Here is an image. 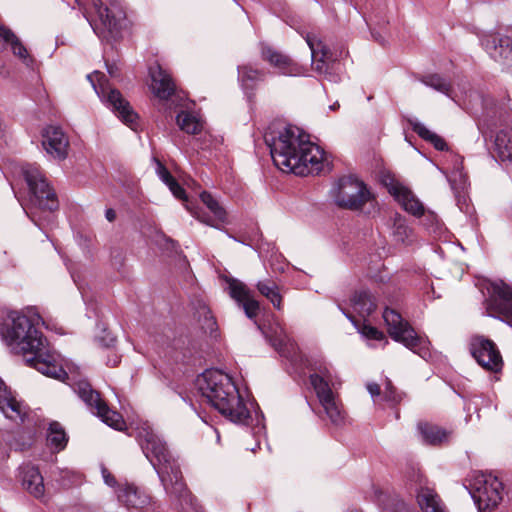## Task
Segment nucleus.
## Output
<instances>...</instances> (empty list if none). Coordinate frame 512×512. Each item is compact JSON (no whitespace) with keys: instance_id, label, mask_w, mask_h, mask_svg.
I'll return each instance as SVG.
<instances>
[{"instance_id":"13","label":"nucleus","mask_w":512,"mask_h":512,"mask_svg":"<svg viewBox=\"0 0 512 512\" xmlns=\"http://www.w3.org/2000/svg\"><path fill=\"white\" fill-rule=\"evenodd\" d=\"M469 350L477 363L486 371L498 373L503 368V359L496 344L483 336H474Z\"/></svg>"},{"instance_id":"24","label":"nucleus","mask_w":512,"mask_h":512,"mask_svg":"<svg viewBox=\"0 0 512 512\" xmlns=\"http://www.w3.org/2000/svg\"><path fill=\"white\" fill-rule=\"evenodd\" d=\"M306 42L311 50L312 63L316 72L326 74L332 60L331 50L315 34L308 33Z\"/></svg>"},{"instance_id":"5","label":"nucleus","mask_w":512,"mask_h":512,"mask_svg":"<svg viewBox=\"0 0 512 512\" xmlns=\"http://www.w3.org/2000/svg\"><path fill=\"white\" fill-rule=\"evenodd\" d=\"M154 161L156 163V173L158 177L168 186L169 190L177 199H180L186 203L185 206L192 213V215L199 219L201 222L221 230L224 226V210L218 201L213 197V195L206 191L200 194L201 201L210 211V215L205 217L204 214L190 207L185 190L171 175L165 165L156 158H154Z\"/></svg>"},{"instance_id":"54","label":"nucleus","mask_w":512,"mask_h":512,"mask_svg":"<svg viewBox=\"0 0 512 512\" xmlns=\"http://www.w3.org/2000/svg\"><path fill=\"white\" fill-rule=\"evenodd\" d=\"M337 107H339V104L338 103H334L333 105L330 106V109L331 110H335Z\"/></svg>"},{"instance_id":"17","label":"nucleus","mask_w":512,"mask_h":512,"mask_svg":"<svg viewBox=\"0 0 512 512\" xmlns=\"http://www.w3.org/2000/svg\"><path fill=\"white\" fill-rule=\"evenodd\" d=\"M0 410L4 416L15 422L22 424L29 416L30 409L6 386L0 378Z\"/></svg>"},{"instance_id":"14","label":"nucleus","mask_w":512,"mask_h":512,"mask_svg":"<svg viewBox=\"0 0 512 512\" xmlns=\"http://www.w3.org/2000/svg\"><path fill=\"white\" fill-rule=\"evenodd\" d=\"M224 373L220 369H207L198 378L197 385L208 403L224 415Z\"/></svg>"},{"instance_id":"53","label":"nucleus","mask_w":512,"mask_h":512,"mask_svg":"<svg viewBox=\"0 0 512 512\" xmlns=\"http://www.w3.org/2000/svg\"><path fill=\"white\" fill-rule=\"evenodd\" d=\"M75 2L77 3V5L79 7H84V5H85L84 0H75Z\"/></svg>"},{"instance_id":"9","label":"nucleus","mask_w":512,"mask_h":512,"mask_svg":"<svg viewBox=\"0 0 512 512\" xmlns=\"http://www.w3.org/2000/svg\"><path fill=\"white\" fill-rule=\"evenodd\" d=\"M72 388L90 411L105 424L116 430L123 428L124 421L121 414L110 409L106 401L102 399L100 393L95 390L88 381L79 380L73 384Z\"/></svg>"},{"instance_id":"36","label":"nucleus","mask_w":512,"mask_h":512,"mask_svg":"<svg viewBox=\"0 0 512 512\" xmlns=\"http://www.w3.org/2000/svg\"><path fill=\"white\" fill-rule=\"evenodd\" d=\"M495 149L502 161H512V128L501 129L496 134Z\"/></svg>"},{"instance_id":"29","label":"nucleus","mask_w":512,"mask_h":512,"mask_svg":"<svg viewBox=\"0 0 512 512\" xmlns=\"http://www.w3.org/2000/svg\"><path fill=\"white\" fill-rule=\"evenodd\" d=\"M265 76L264 70L251 64H244L238 67V81L247 95L253 94L257 86L265 80Z\"/></svg>"},{"instance_id":"1","label":"nucleus","mask_w":512,"mask_h":512,"mask_svg":"<svg viewBox=\"0 0 512 512\" xmlns=\"http://www.w3.org/2000/svg\"><path fill=\"white\" fill-rule=\"evenodd\" d=\"M11 324L3 331V339L12 353L23 355L28 366L43 375L62 379L66 372L58 363L57 355L50 349L43 333L37 329L39 316H27L14 312L10 315Z\"/></svg>"},{"instance_id":"44","label":"nucleus","mask_w":512,"mask_h":512,"mask_svg":"<svg viewBox=\"0 0 512 512\" xmlns=\"http://www.w3.org/2000/svg\"><path fill=\"white\" fill-rule=\"evenodd\" d=\"M264 430H265V426L259 422L252 428V434L255 437V445L254 446L246 445L245 448L247 450L255 452L257 448H260V440H261L262 434L264 433Z\"/></svg>"},{"instance_id":"51","label":"nucleus","mask_w":512,"mask_h":512,"mask_svg":"<svg viewBox=\"0 0 512 512\" xmlns=\"http://www.w3.org/2000/svg\"><path fill=\"white\" fill-rule=\"evenodd\" d=\"M119 358L117 356H115L114 359H111V360H108V363H111V366H116L118 363H119Z\"/></svg>"},{"instance_id":"15","label":"nucleus","mask_w":512,"mask_h":512,"mask_svg":"<svg viewBox=\"0 0 512 512\" xmlns=\"http://www.w3.org/2000/svg\"><path fill=\"white\" fill-rule=\"evenodd\" d=\"M260 57L283 76L299 77L306 74V68L303 65L267 43L260 44Z\"/></svg>"},{"instance_id":"48","label":"nucleus","mask_w":512,"mask_h":512,"mask_svg":"<svg viewBox=\"0 0 512 512\" xmlns=\"http://www.w3.org/2000/svg\"><path fill=\"white\" fill-rule=\"evenodd\" d=\"M31 219L32 221L35 222V224H37L38 226H40V223H39V220H40V216L38 217L37 219V212H31Z\"/></svg>"},{"instance_id":"43","label":"nucleus","mask_w":512,"mask_h":512,"mask_svg":"<svg viewBox=\"0 0 512 512\" xmlns=\"http://www.w3.org/2000/svg\"><path fill=\"white\" fill-rule=\"evenodd\" d=\"M383 398L385 401L392 405H395L401 401V395L397 392L396 388L393 386L389 379H386L385 381Z\"/></svg>"},{"instance_id":"45","label":"nucleus","mask_w":512,"mask_h":512,"mask_svg":"<svg viewBox=\"0 0 512 512\" xmlns=\"http://www.w3.org/2000/svg\"><path fill=\"white\" fill-rule=\"evenodd\" d=\"M101 473H102V477L104 479V482L108 486H111V487L115 486L116 479H115V477L111 474V472L105 466L101 467Z\"/></svg>"},{"instance_id":"16","label":"nucleus","mask_w":512,"mask_h":512,"mask_svg":"<svg viewBox=\"0 0 512 512\" xmlns=\"http://www.w3.org/2000/svg\"><path fill=\"white\" fill-rule=\"evenodd\" d=\"M486 310L489 315L497 316L512 326V287L502 281L493 283L486 300Z\"/></svg>"},{"instance_id":"18","label":"nucleus","mask_w":512,"mask_h":512,"mask_svg":"<svg viewBox=\"0 0 512 512\" xmlns=\"http://www.w3.org/2000/svg\"><path fill=\"white\" fill-rule=\"evenodd\" d=\"M0 410L4 416L15 422L22 424L29 416L30 409L6 386L0 378Z\"/></svg>"},{"instance_id":"26","label":"nucleus","mask_w":512,"mask_h":512,"mask_svg":"<svg viewBox=\"0 0 512 512\" xmlns=\"http://www.w3.org/2000/svg\"><path fill=\"white\" fill-rule=\"evenodd\" d=\"M22 487L37 499L44 498L45 486L43 476L36 466L24 464L19 468Z\"/></svg>"},{"instance_id":"38","label":"nucleus","mask_w":512,"mask_h":512,"mask_svg":"<svg viewBox=\"0 0 512 512\" xmlns=\"http://www.w3.org/2000/svg\"><path fill=\"white\" fill-rule=\"evenodd\" d=\"M410 126L412 130L423 140L431 143L435 149L439 151L447 150V144L445 140L437 135L436 133L430 131L424 124L419 121H410Z\"/></svg>"},{"instance_id":"55","label":"nucleus","mask_w":512,"mask_h":512,"mask_svg":"<svg viewBox=\"0 0 512 512\" xmlns=\"http://www.w3.org/2000/svg\"><path fill=\"white\" fill-rule=\"evenodd\" d=\"M216 434H217V442L219 443V442H220L221 437H220V433H219V431H218V430H216Z\"/></svg>"},{"instance_id":"20","label":"nucleus","mask_w":512,"mask_h":512,"mask_svg":"<svg viewBox=\"0 0 512 512\" xmlns=\"http://www.w3.org/2000/svg\"><path fill=\"white\" fill-rule=\"evenodd\" d=\"M488 54L507 68H512V39L507 36L488 35L482 40Z\"/></svg>"},{"instance_id":"7","label":"nucleus","mask_w":512,"mask_h":512,"mask_svg":"<svg viewBox=\"0 0 512 512\" xmlns=\"http://www.w3.org/2000/svg\"><path fill=\"white\" fill-rule=\"evenodd\" d=\"M24 179L30 192V203L41 213L49 215L58 209L59 203L54 190L37 164H25L22 167Z\"/></svg>"},{"instance_id":"32","label":"nucleus","mask_w":512,"mask_h":512,"mask_svg":"<svg viewBox=\"0 0 512 512\" xmlns=\"http://www.w3.org/2000/svg\"><path fill=\"white\" fill-rule=\"evenodd\" d=\"M117 496L120 502L131 508H143L149 502V498L144 492L128 483L120 486Z\"/></svg>"},{"instance_id":"34","label":"nucleus","mask_w":512,"mask_h":512,"mask_svg":"<svg viewBox=\"0 0 512 512\" xmlns=\"http://www.w3.org/2000/svg\"><path fill=\"white\" fill-rule=\"evenodd\" d=\"M390 220L394 239L403 244L411 243L413 229L407 224L405 217L399 213H394Z\"/></svg>"},{"instance_id":"50","label":"nucleus","mask_w":512,"mask_h":512,"mask_svg":"<svg viewBox=\"0 0 512 512\" xmlns=\"http://www.w3.org/2000/svg\"><path fill=\"white\" fill-rule=\"evenodd\" d=\"M119 358L117 356H115L114 359H111V360H108V363H111V366H116L118 363H119Z\"/></svg>"},{"instance_id":"57","label":"nucleus","mask_w":512,"mask_h":512,"mask_svg":"<svg viewBox=\"0 0 512 512\" xmlns=\"http://www.w3.org/2000/svg\"><path fill=\"white\" fill-rule=\"evenodd\" d=\"M351 512H361V511H359V510H353V511H351Z\"/></svg>"},{"instance_id":"19","label":"nucleus","mask_w":512,"mask_h":512,"mask_svg":"<svg viewBox=\"0 0 512 512\" xmlns=\"http://www.w3.org/2000/svg\"><path fill=\"white\" fill-rule=\"evenodd\" d=\"M226 285H228L230 297L236 301L239 307H242L246 316L253 319L259 312V303L256 301L250 293L247 286L235 279L226 275Z\"/></svg>"},{"instance_id":"49","label":"nucleus","mask_w":512,"mask_h":512,"mask_svg":"<svg viewBox=\"0 0 512 512\" xmlns=\"http://www.w3.org/2000/svg\"><path fill=\"white\" fill-rule=\"evenodd\" d=\"M116 72H117L116 67H114V66H108V73H109L111 76H116Z\"/></svg>"},{"instance_id":"39","label":"nucleus","mask_w":512,"mask_h":512,"mask_svg":"<svg viewBox=\"0 0 512 512\" xmlns=\"http://www.w3.org/2000/svg\"><path fill=\"white\" fill-rule=\"evenodd\" d=\"M256 287L260 294L270 300L275 308L278 310L281 309L282 297L279 293L278 286L274 281L270 279L259 281Z\"/></svg>"},{"instance_id":"22","label":"nucleus","mask_w":512,"mask_h":512,"mask_svg":"<svg viewBox=\"0 0 512 512\" xmlns=\"http://www.w3.org/2000/svg\"><path fill=\"white\" fill-rule=\"evenodd\" d=\"M319 389L320 391L315 393L326 416L333 425H343L345 423L346 414L338 395L333 389L326 391L323 390V387H319Z\"/></svg>"},{"instance_id":"47","label":"nucleus","mask_w":512,"mask_h":512,"mask_svg":"<svg viewBox=\"0 0 512 512\" xmlns=\"http://www.w3.org/2000/svg\"><path fill=\"white\" fill-rule=\"evenodd\" d=\"M105 217L109 222H112L116 218V213L113 209H107L105 213Z\"/></svg>"},{"instance_id":"30","label":"nucleus","mask_w":512,"mask_h":512,"mask_svg":"<svg viewBox=\"0 0 512 512\" xmlns=\"http://www.w3.org/2000/svg\"><path fill=\"white\" fill-rule=\"evenodd\" d=\"M313 373L310 374L309 380L315 392H319V387L323 390H331L336 388V378L333 375L331 367L326 363H315L312 367Z\"/></svg>"},{"instance_id":"42","label":"nucleus","mask_w":512,"mask_h":512,"mask_svg":"<svg viewBox=\"0 0 512 512\" xmlns=\"http://www.w3.org/2000/svg\"><path fill=\"white\" fill-rule=\"evenodd\" d=\"M421 82L424 85H426L438 92H441L447 96H450V93H451L450 83L447 82L443 77H441L438 74H430V75L423 76L421 78Z\"/></svg>"},{"instance_id":"37","label":"nucleus","mask_w":512,"mask_h":512,"mask_svg":"<svg viewBox=\"0 0 512 512\" xmlns=\"http://www.w3.org/2000/svg\"><path fill=\"white\" fill-rule=\"evenodd\" d=\"M68 442L67 434L63 426L54 421L50 423L47 434V445L54 451L63 450Z\"/></svg>"},{"instance_id":"4","label":"nucleus","mask_w":512,"mask_h":512,"mask_svg":"<svg viewBox=\"0 0 512 512\" xmlns=\"http://www.w3.org/2000/svg\"><path fill=\"white\" fill-rule=\"evenodd\" d=\"M91 11L85 10L84 16L89 21L94 32L103 39L117 38L125 27L126 13L119 0H90Z\"/></svg>"},{"instance_id":"6","label":"nucleus","mask_w":512,"mask_h":512,"mask_svg":"<svg viewBox=\"0 0 512 512\" xmlns=\"http://www.w3.org/2000/svg\"><path fill=\"white\" fill-rule=\"evenodd\" d=\"M95 92L101 100L116 114V116L132 130L138 127V114L133 110L130 103L123 97L121 92L112 88L105 75L95 71L87 76Z\"/></svg>"},{"instance_id":"40","label":"nucleus","mask_w":512,"mask_h":512,"mask_svg":"<svg viewBox=\"0 0 512 512\" xmlns=\"http://www.w3.org/2000/svg\"><path fill=\"white\" fill-rule=\"evenodd\" d=\"M418 428L424 440L430 444H438L446 439L445 431L437 426L428 423H420Z\"/></svg>"},{"instance_id":"28","label":"nucleus","mask_w":512,"mask_h":512,"mask_svg":"<svg viewBox=\"0 0 512 512\" xmlns=\"http://www.w3.org/2000/svg\"><path fill=\"white\" fill-rule=\"evenodd\" d=\"M389 192L408 213L416 217H421L424 214L423 204L408 188L400 184H394L389 188Z\"/></svg>"},{"instance_id":"8","label":"nucleus","mask_w":512,"mask_h":512,"mask_svg":"<svg viewBox=\"0 0 512 512\" xmlns=\"http://www.w3.org/2000/svg\"><path fill=\"white\" fill-rule=\"evenodd\" d=\"M383 319L388 326V332L392 339L402 343L405 347L417 353L422 358L429 355V341L417 335L415 330L404 321L402 316L395 310L386 308L383 312Z\"/></svg>"},{"instance_id":"10","label":"nucleus","mask_w":512,"mask_h":512,"mask_svg":"<svg viewBox=\"0 0 512 512\" xmlns=\"http://www.w3.org/2000/svg\"><path fill=\"white\" fill-rule=\"evenodd\" d=\"M337 206L348 210H360L372 198L363 181L354 176L341 177L332 189Z\"/></svg>"},{"instance_id":"41","label":"nucleus","mask_w":512,"mask_h":512,"mask_svg":"<svg viewBox=\"0 0 512 512\" xmlns=\"http://www.w3.org/2000/svg\"><path fill=\"white\" fill-rule=\"evenodd\" d=\"M346 316L354 324L357 331L365 338L372 340H382L384 338V334L381 331L366 323L365 320L361 322L360 320L355 319L351 314H346Z\"/></svg>"},{"instance_id":"21","label":"nucleus","mask_w":512,"mask_h":512,"mask_svg":"<svg viewBox=\"0 0 512 512\" xmlns=\"http://www.w3.org/2000/svg\"><path fill=\"white\" fill-rule=\"evenodd\" d=\"M42 136V145L49 155L59 160L67 157L69 141L60 127L48 126Z\"/></svg>"},{"instance_id":"56","label":"nucleus","mask_w":512,"mask_h":512,"mask_svg":"<svg viewBox=\"0 0 512 512\" xmlns=\"http://www.w3.org/2000/svg\"><path fill=\"white\" fill-rule=\"evenodd\" d=\"M114 341H115V340H114V338H111V339H110V343H107V344H106V346H107V347H109L110 345H112V343H113Z\"/></svg>"},{"instance_id":"2","label":"nucleus","mask_w":512,"mask_h":512,"mask_svg":"<svg viewBox=\"0 0 512 512\" xmlns=\"http://www.w3.org/2000/svg\"><path fill=\"white\" fill-rule=\"evenodd\" d=\"M264 140L274 164L283 172L306 176L322 171L324 151L297 128L285 127L277 133L266 131Z\"/></svg>"},{"instance_id":"3","label":"nucleus","mask_w":512,"mask_h":512,"mask_svg":"<svg viewBox=\"0 0 512 512\" xmlns=\"http://www.w3.org/2000/svg\"><path fill=\"white\" fill-rule=\"evenodd\" d=\"M137 439L146 458L155 468L166 493L181 511L202 512L196 498L184 482L179 464L158 434L149 426H143L138 429Z\"/></svg>"},{"instance_id":"27","label":"nucleus","mask_w":512,"mask_h":512,"mask_svg":"<svg viewBox=\"0 0 512 512\" xmlns=\"http://www.w3.org/2000/svg\"><path fill=\"white\" fill-rule=\"evenodd\" d=\"M150 76L154 95L161 100L169 99L175 91L171 76L159 65L150 68Z\"/></svg>"},{"instance_id":"46","label":"nucleus","mask_w":512,"mask_h":512,"mask_svg":"<svg viewBox=\"0 0 512 512\" xmlns=\"http://www.w3.org/2000/svg\"><path fill=\"white\" fill-rule=\"evenodd\" d=\"M367 390L372 397H379L381 395V388L377 383H368Z\"/></svg>"},{"instance_id":"23","label":"nucleus","mask_w":512,"mask_h":512,"mask_svg":"<svg viewBox=\"0 0 512 512\" xmlns=\"http://www.w3.org/2000/svg\"><path fill=\"white\" fill-rule=\"evenodd\" d=\"M258 328L263 332L274 349L282 356L290 357L295 352V344L288 336L285 327L278 321H274L267 330Z\"/></svg>"},{"instance_id":"25","label":"nucleus","mask_w":512,"mask_h":512,"mask_svg":"<svg viewBox=\"0 0 512 512\" xmlns=\"http://www.w3.org/2000/svg\"><path fill=\"white\" fill-rule=\"evenodd\" d=\"M416 482L419 485L417 501L423 512H447L435 490L425 486L426 479L422 474H417Z\"/></svg>"},{"instance_id":"35","label":"nucleus","mask_w":512,"mask_h":512,"mask_svg":"<svg viewBox=\"0 0 512 512\" xmlns=\"http://www.w3.org/2000/svg\"><path fill=\"white\" fill-rule=\"evenodd\" d=\"M352 307L361 317L369 316L376 308L374 297L368 291L355 292L351 299Z\"/></svg>"},{"instance_id":"31","label":"nucleus","mask_w":512,"mask_h":512,"mask_svg":"<svg viewBox=\"0 0 512 512\" xmlns=\"http://www.w3.org/2000/svg\"><path fill=\"white\" fill-rule=\"evenodd\" d=\"M0 40L10 46L14 56L18 57L26 66H32L34 59L28 52L22 41L12 30L5 26L0 27Z\"/></svg>"},{"instance_id":"11","label":"nucleus","mask_w":512,"mask_h":512,"mask_svg":"<svg viewBox=\"0 0 512 512\" xmlns=\"http://www.w3.org/2000/svg\"><path fill=\"white\" fill-rule=\"evenodd\" d=\"M470 493L480 510L493 509L503 498V484L492 474L475 472L470 480Z\"/></svg>"},{"instance_id":"33","label":"nucleus","mask_w":512,"mask_h":512,"mask_svg":"<svg viewBox=\"0 0 512 512\" xmlns=\"http://www.w3.org/2000/svg\"><path fill=\"white\" fill-rule=\"evenodd\" d=\"M176 123L181 131L197 135L204 127V121L201 116L192 111H180L176 116Z\"/></svg>"},{"instance_id":"52","label":"nucleus","mask_w":512,"mask_h":512,"mask_svg":"<svg viewBox=\"0 0 512 512\" xmlns=\"http://www.w3.org/2000/svg\"><path fill=\"white\" fill-rule=\"evenodd\" d=\"M119 358L117 356H115L114 359H111V360H108V363H111V366H116L118 363H119Z\"/></svg>"},{"instance_id":"12","label":"nucleus","mask_w":512,"mask_h":512,"mask_svg":"<svg viewBox=\"0 0 512 512\" xmlns=\"http://www.w3.org/2000/svg\"><path fill=\"white\" fill-rule=\"evenodd\" d=\"M242 389L236 381L226 373V418L236 424L249 425L252 421L250 408L247 406Z\"/></svg>"}]
</instances>
